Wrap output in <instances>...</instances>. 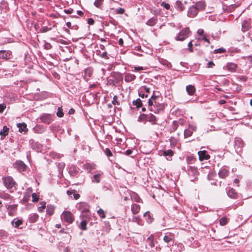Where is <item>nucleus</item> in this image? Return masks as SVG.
Listing matches in <instances>:
<instances>
[{
    "label": "nucleus",
    "mask_w": 252,
    "mask_h": 252,
    "mask_svg": "<svg viewBox=\"0 0 252 252\" xmlns=\"http://www.w3.org/2000/svg\"><path fill=\"white\" fill-rule=\"evenodd\" d=\"M190 32L189 29L188 28L183 29L179 34L175 37V39L177 41H183L186 39L189 32Z\"/></svg>",
    "instance_id": "1"
},
{
    "label": "nucleus",
    "mask_w": 252,
    "mask_h": 252,
    "mask_svg": "<svg viewBox=\"0 0 252 252\" xmlns=\"http://www.w3.org/2000/svg\"><path fill=\"white\" fill-rule=\"evenodd\" d=\"M3 184L8 189H12L15 186V182L13 179L10 176H7L3 178Z\"/></svg>",
    "instance_id": "2"
},
{
    "label": "nucleus",
    "mask_w": 252,
    "mask_h": 252,
    "mask_svg": "<svg viewBox=\"0 0 252 252\" xmlns=\"http://www.w3.org/2000/svg\"><path fill=\"white\" fill-rule=\"evenodd\" d=\"M187 172L189 176L192 177V179H191L192 181L197 179L199 175L197 168L194 166H189L187 170Z\"/></svg>",
    "instance_id": "3"
},
{
    "label": "nucleus",
    "mask_w": 252,
    "mask_h": 252,
    "mask_svg": "<svg viewBox=\"0 0 252 252\" xmlns=\"http://www.w3.org/2000/svg\"><path fill=\"white\" fill-rule=\"evenodd\" d=\"M62 218L67 222L71 223L74 220L72 214L69 211H64L62 215Z\"/></svg>",
    "instance_id": "4"
},
{
    "label": "nucleus",
    "mask_w": 252,
    "mask_h": 252,
    "mask_svg": "<svg viewBox=\"0 0 252 252\" xmlns=\"http://www.w3.org/2000/svg\"><path fill=\"white\" fill-rule=\"evenodd\" d=\"M40 119L41 122L47 125L50 124L53 121V119L51 115L49 114H42L40 117Z\"/></svg>",
    "instance_id": "5"
},
{
    "label": "nucleus",
    "mask_w": 252,
    "mask_h": 252,
    "mask_svg": "<svg viewBox=\"0 0 252 252\" xmlns=\"http://www.w3.org/2000/svg\"><path fill=\"white\" fill-rule=\"evenodd\" d=\"M229 171L227 167H222L219 172V177L221 178H225L229 175Z\"/></svg>",
    "instance_id": "6"
},
{
    "label": "nucleus",
    "mask_w": 252,
    "mask_h": 252,
    "mask_svg": "<svg viewBox=\"0 0 252 252\" xmlns=\"http://www.w3.org/2000/svg\"><path fill=\"white\" fill-rule=\"evenodd\" d=\"M14 167L19 171H24L26 168V165L22 161L19 160L15 163Z\"/></svg>",
    "instance_id": "7"
},
{
    "label": "nucleus",
    "mask_w": 252,
    "mask_h": 252,
    "mask_svg": "<svg viewBox=\"0 0 252 252\" xmlns=\"http://www.w3.org/2000/svg\"><path fill=\"white\" fill-rule=\"evenodd\" d=\"M198 11L194 6H190L188 10V15L189 17L193 18L196 16Z\"/></svg>",
    "instance_id": "8"
},
{
    "label": "nucleus",
    "mask_w": 252,
    "mask_h": 252,
    "mask_svg": "<svg viewBox=\"0 0 252 252\" xmlns=\"http://www.w3.org/2000/svg\"><path fill=\"white\" fill-rule=\"evenodd\" d=\"M199 160L202 161L204 159H208L210 156L207 154L206 151H199L198 152Z\"/></svg>",
    "instance_id": "9"
},
{
    "label": "nucleus",
    "mask_w": 252,
    "mask_h": 252,
    "mask_svg": "<svg viewBox=\"0 0 252 252\" xmlns=\"http://www.w3.org/2000/svg\"><path fill=\"white\" fill-rule=\"evenodd\" d=\"M78 209L82 212H88L89 210V206L86 203H80L78 205Z\"/></svg>",
    "instance_id": "10"
},
{
    "label": "nucleus",
    "mask_w": 252,
    "mask_h": 252,
    "mask_svg": "<svg viewBox=\"0 0 252 252\" xmlns=\"http://www.w3.org/2000/svg\"><path fill=\"white\" fill-rule=\"evenodd\" d=\"M136 78V76L130 73H126L125 75V81L126 82H130L134 80Z\"/></svg>",
    "instance_id": "11"
},
{
    "label": "nucleus",
    "mask_w": 252,
    "mask_h": 252,
    "mask_svg": "<svg viewBox=\"0 0 252 252\" xmlns=\"http://www.w3.org/2000/svg\"><path fill=\"white\" fill-rule=\"evenodd\" d=\"M237 68V65L232 63H228L226 65V68L231 72H235Z\"/></svg>",
    "instance_id": "12"
},
{
    "label": "nucleus",
    "mask_w": 252,
    "mask_h": 252,
    "mask_svg": "<svg viewBox=\"0 0 252 252\" xmlns=\"http://www.w3.org/2000/svg\"><path fill=\"white\" fill-rule=\"evenodd\" d=\"M93 73V69L91 67H88L84 70V78L86 80H88L92 76Z\"/></svg>",
    "instance_id": "13"
},
{
    "label": "nucleus",
    "mask_w": 252,
    "mask_h": 252,
    "mask_svg": "<svg viewBox=\"0 0 252 252\" xmlns=\"http://www.w3.org/2000/svg\"><path fill=\"white\" fill-rule=\"evenodd\" d=\"M194 6L196 8L198 11L203 10L204 9L205 7V2L201 1H198L195 3Z\"/></svg>",
    "instance_id": "14"
},
{
    "label": "nucleus",
    "mask_w": 252,
    "mask_h": 252,
    "mask_svg": "<svg viewBox=\"0 0 252 252\" xmlns=\"http://www.w3.org/2000/svg\"><path fill=\"white\" fill-rule=\"evenodd\" d=\"M17 127L19 128V131L20 132H26L28 131L27 125L24 123L18 124Z\"/></svg>",
    "instance_id": "15"
},
{
    "label": "nucleus",
    "mask_w": 252,
    "mask_h": 252,
    "mask_svg": "<svg viewBox=\"0 0 252 252\" xmlns=\"http://www.w3.org/2000/svg\"><path fill=\"white\" fill-rule=\"evenodd\" d=\"M140 210V205L136 204H133L131 205V211L133 214H136L139 212Z\"/></svg>",
    "instance_id": "16"
},
{
    "label": "nucleus",
    "mask_w": 252,
    "mask_h": 252,
    "mask_svg": "<svg viewBox=\"0 0 252 252\" xmlns=\"http://www.w3.org/2000/svg\"><path fill=\"white\" fill-rule=\"evenodd\" d=\"M227 194L229 197L233 199H236L238 196L237 192H236L235 190L233 189H230L227 192Z\"/></svg>",
    "instance_id": "17"
},
{
    "label": "nucleus",
    "mask_w": 252,
    "mask_h": 252,
    "mask_svg": "<svg viewBox=\"0 0 252 252\" xmlns=\"http://www.w3.org/2000/svg\"><path fill=\"white\" fill-rule=\"evenodd\" d=\"M186 91L189 95H192L195 92V88L194 86L189 85L186 87Z\"/></svg>",
    "instance_id": "18"
},
{
    "label": "nucleus",
    "mask_w": 252,
    "mask_h": 252,
    "mask_svg": "<svg viewBox=\"0 0 252 252\" xmlns=\"http://www.w3.org/2000/svg\"><path fill=\"white\" fill-rule=\"evenodd\" d=\"M39 216L36 213H33L29 216V221L31 223H34L38 220Z\"/></svg>",
    "instance_id": "19"
},
{
    "label": "nucleus",
    "mask_w": 252,
    "mask_h": 252,
    "mask_svg": "<svg viewBox=\"0 0 252 252\" xmlns=\"http://www.w3.org/2000/svg\"><path fill=\"white\" fill-rule=\"evenodd\" d=\"M11 56V52L9 51H2L1 50V57L3 59H10V56Z\"/></svg>",
    "instance_id": "20"
},
{
    "label": "nucleus",
    "mask_w": 252,
    "mask_h": 252,
    "mask_svg": "<svg viewBox=\"0 0 252 252\" xmlns=\"http://www.w3.org/2000/svg\"><path fill=\"white\" fill-rule=\"evenodd\" d=\"M9 128L6 126H4L2 128V129L1 130V139L3 138L6 135H8L9 132Z\"/></svg>",
    "instance_id": "21"
},
{
    "label": "nucleus",
    "mask_w": 252,
    "mask_h": 252,
    "mask_svg": "<svg viewBox=\"0 0 252 252\" xmlns=\"http://www.w3.org/2000/svg\"><path fill=\"white\" fill-rule=\"evenodd\" d=\"M157 21V18L155 17H153L150 19L146 23L148 26H154Z\"/></svg>",
    "instance_id": "22"
},
{
    "label": "nucleus",
    "mask_w": 252,
    "mask_h": 252,
    "mask_svg": "<svg viewBox=\"0 0 252 252\" xmlns=\"http://www.w3.org/2000/svg\"><path fill=\"white\" fill-rule=\"evenodd\" d=\"M54 209L55 207L54 206L51 205H47L46 209L47 214L50 216L54 214Z\"/></svg>",
    "instance_id": "23"
},
{
    "label": "nucleus",
    "mask_w": 252,
    "mask_h": 252,
    "mask_svg": "<svg viewBox=\"0 0 252 252\" xmlns=\"http://www.w3.org/2000/svg\"><path fill=\"white\" fill-rule=\"evenodd\" d=\"M176 8L180 11H182L184 9V6L182 2L180 0H177L176 2Z\"/></svg>",
    "instance_id": "24"
},
{
    "label": "nucleus",
    "mask_w": 252,
    "mask_h": 252,
    "mask_svg": "<svg viewBox=\"0 0 252 252\" xmlns=\"http://www.w3.org/2000/svg\"><path fill=\"white\" fill-rule=\"evenodd\" d=\"M12 223L14 227L17 228L22 223V221L20 220H13L12 221Z\"/></svg>",
    "instance_id": "25"
},
{
    "label": "nucleus",
    "mask_w": 252,
    "mask_h": 252,
    "mask_svg": "<svg viewBox=\"0 0 252 252\" xmlns=\"http://www.w3.org/2000/svg\"><path fill=\"white\" fill-rule=\"evenodd\" d=\"M219 221L220 225L224 226L227 223L228 219L225 217H223L220 219Z\"/></svg>",
    "instance_id": "26"
},
{
    "label": "nucleus",
    "mask_w": 252,
    "mask_h": 252,
    "mask_svg": "<svg viewBox=\"0 0 252 252\" xmlns=\"http://www.w3.org/2000/svg\"><path fill=\"white\" fill-rule=\"evenodd\" d=\"M131 198L132 200H134L135 202H140L141 201V198L139 197V196L136 193H133Z\"/></svg>",
    "instance_id": "27"
},
{
    "label": "nucleus",
    "mask_w": 252,
    "mask_h": 252,
    "mask_svg": "<svg viewBox=\"0 0 252 252\" xmlns=\"http://www.w3.org/2000/svg\"><path fill=\"white\" fill-rule=\"evenodd\" d=\"M133 105H135L137 108H139L142 106V104L141 100L140 98H137L136 100L133 101Z\"/></svg>",
    "instance_id": "28"
},
{
    "label": "nucleus",
    "mask_w": 252,
    "mask_h": 252,
    "mask_svg": "<svg viewBox=\"0 0 252 252\" xmlns=\"http://www.w3.org/2000/svg\"><path fill=\"white\" fill-rule=\"evenodd\" d=\"M174 154V152L171 150H168L163 152V155L164 156H170L172 157Z\"/></svg>",
    "instance_id": "29"
},
{
    "label": "nucleus",
    "mask_w": 252,
    "mask_h": 252,
    "mask_svg": "<svg viewBox=\"0 0 252 252\" xmlns=\"http://www.w3.org/2000/svg\"><path fill=\"white\" fill-rule=\"evenodd\" d=\"M87 224V221L86 220H82L80 223V228L83 230H85L87 229L86 225Z\"/></svg>",
    "instance_id": "30"
},
{
    "label": "nucleus",
    "mask_w": 252,
    "mask_h": 252,
    "mask_svg": "<svg viewBox=\"0 0 252 252\" xmlns=\"http://www.w3.org/2000/svg\"><path fill=\"white\" fill-rule=\"evenodd\" d=\"M163 240L165 242L168 243L170 242L173 241V238L171 236L165 235L163 238Z\"/></svg>",
    "instance_id": "31"
},
{
    "label": "nucleus",
    "mask_w": 252,
    "mask_h": 252,
    "mask_svg": "<svg viewBox=\"0 0 252 252\" xmlns=\"http://www.w3.org/2000/svg\"><path fill=\"white\" fill-rule=\"evenodd\" d=\"M97 212L101 219L105 218L104 212L102 209H99Z\"/></svg>",
    "instance_id": "32"
},
{
    "label": "nucleus",
    "mask_w": 252,
    "mask_h": 252,
    "mask_svg": "<svg viewBox=\"0 0 252 252\" xmlns=\"http://www.w3.org/2000/svg\"><path fill=\"white\" fill-rule=\"evenodd\" d=\"M32 201L33 202H36L39 200V197L36 193H33L32 195Z\"/></svg>",
    "instance_id": "33"
},
{
    "label": "nucleus",
    "mask_w": 252,
    "mask_h": 252,
    "mask_svg": "<svg viewBox=\"0 0 252 252\" xmlns=\"http://www.w3.org/2000/svg\"><path fill=\"white\" fill-rule=\"evenodd\" d=\"M40 204H41V206L38 207V211L40 212H42L44 209L46 208V206H45V204H46V203L45 202H40Z\"/></svg>",
    "instance_id": "34"
},
{
    "label": "nucleus",
    "mask_w": 252,
    "mask_h": 252,
    "mask_svg": "<svg viewBox=\"0 0 252 252\" xmlns=\"http://www.w3.org/2000/svg\"><path fill=\"white\" fill-rule=\"evenodd\" d=\"M103 0H95L94 2V5L98 7L99 8L102 4Z\"/></svg>",
    "instance_id": "35"
},
{
    "label": "nucleus",
    "mask_w": 252,
    "mask_h": 252,
    "mask_svg": "<svg viewBox=\"0 0 252 252\" xmlns=\"http://www.w3.org/2000/svg\"><path fill=\"white\" fill-rule=\"evenodd\" d=\"M57 115L60 118H62L63 116V109L61 107H59L58 111L57 112Z\"/></svg>",
    "instance_id": "36"
},
{
    "label": "nucleus",
    "mask_w": 252,
    "mask_h": 252,
    "mask_svg": "<svg viewBox=\"0 0 252 252\" xmlns=\"http://www.w3.org/2000/svg\"><path fill=\"white\" fill-rule=\"evenodd\" d=\"M156 117L153 114H151L149 117V121L153 124L156 122Z\"/></svg>",
    "instance_id": "37"
},
{
    "label": "nucleus",
    "mask_w": 252,
    "mask_h": 252,
    "mask_svg": "<svg viewBox=\"0 0 252 252\" xmlns=\"http://www.w3.org/2000/svg\"><path fill=\"white\" fill-rule=\"evenodd\" d=\"M192 132L188 129H186L184 131V136L186 137H188L192 135Z\"/></svg>",
    "instance_id": "38"
},
{
    "label": "nucleus",
    "mask_w": 252,
    "mask_h": 252,
    "mask_svg": "<svg viewBox=\"0 0 252 252\" xmlns=\"http://www.w3.org/2000/svg\"><path fill=\"white\" fill-rule=\"evenodd\" d=\"M100 176V174H96L94 175V179L95 180V182L97 183H99L100 182L99 178Z\"/></svg>",
    "instance_id": "39"
},
{
    "label": "nucleus",
    "mask_w": 252,
    "mask_h": 252,
    "mask_svg": "<svg viewBox=\"0 0 252 252\" xmlns=\"http://www.w3.org/2000/svg\"><path fill=\"white\" fill-rule=\"evenodd\" d=\"M198 39L200 40H204V41L207 42L208 44H209L210 43L209 39L207 38V35L206 34H204V35H202V37L201 38H199Z\"/></svg>",
    "instance_id": "40"
},
{
    "label": "nucleus",
    "mask_w": 252,
    "mask_h": 252,
    "mask_svg": "<svg viewBox=\"0 0 252 252\" xmlns=\"http://www.w3.org/2000/svg\"><path fill=\"white\" fill-rule=\"evenodd\" d=\"M125 11V10L123 8H119L116 10V13L119 14H124Z\"/></svg>",
    "instance_id": "41"
},
{
    "label": "nucleus",
    "mask_w": 252,
    "mask_h": 252,
    "mask_svg": "<svg viewBox=\"0 0 252 252\" xmlns=\"http://www.w3.org/2000/svg\"><path fill=\"white\" fill-rule=\"evenodd\" d=\"M112 103L114 105H119V102L118 101V97L116 95H115L113 97Z\"/></svg>",
    "instance_id": "42"
},
{
    "label": "nucleus",
    "mask_w": 252,
    "mask_h": 252,
    "mask_svg": "<svg viewBox=\"0 0 252 252\" xmlns=\"http://www.w3.org/2000/svg\"><path fill=\"white\" fill-rule=\"evenodd\" d=\"M104 153H105V155L106 156H107L108 157H110V156H112V154L110 150L108 148H106L104 150Z\"/></svg>",
    "instance_id": "43"
},
{
    "label": "nucleus",
    "mask_w": 252,
    "mask_h": 252,
    "mask_svg": "<svg viewBox=\"0 0 252 252\" xmlns=\"http://www.w3.org/2000/svg\"><path fill=\"white\" fill-rule=\"evenodd\" d=\"M225 52V50L223 48H219L214 50L215 53H222Z\"/></svg>",
    "instance_id": "44"
},
{
    "label": "nucleus",
    "mask_w": 252,
    "mask_h": 252,
    "mask_svg": "<svg viewBox=\"0 0 252 252\" xmlns=\"http://www.w3.org/2000/svg\"><path fill=\"white\" fill-rule=\"evenodd\" d=\"M161 5L165 7L166 9H169L170 8L169 4L166 3L164 1L162 2V3H161Z\"/></svg>",
    "instance_id": "45"
},
{
    "label": "nucleus",
    "mask_w": 252,
    "mask_h": 252,
    "mask_svg": "<svg viewBox=\"0 0 252 252\" xmlns=\"http://www.w3.org/2000/svg\"><path fill=\"white\" fill-rule=\"evenodd\" d=\"M30 198V195L29 194H25L24 196L23 200L25 202H27L29 201Z\"/></svg>",
    "instance_id": "46"
},
{
    "label": "nucleus",
    "mask_w": 252,
    "mask_h": 252,
    "mask_svg": "<svg viewBox=\"0 0 252 252\" xmlns=\"http://www.w3.org/2000/svg\"><path fill=\"white\" fill-rule=\"evenodd\" d=\"M192 41H190L189 44H188V47H189V50L190 52H193V49H192Z\"/></svg>",
    "instance_id": "47"
},
{
    "label": "nucleus",
    "mask_w": 252,
    "mask_h": 252,
    "mask_svg": "<svg viewBox=\"0 0 252 252\" xmlns=\"http://www.w3.org/2000/svg\"><path fill=\"white\" fill-rule=\"evenodd\" d=\"M73 10L72 8H70L68 9H64V12L67 14H69L72 13Z\"/></svg>",
    "instance_id": "48"
},
{
    "label": "nucleus",
    "mask_w": 252,
    "mask_h": 252,
    "mask_svg": "<svg viewBox=\"0 0 252 252\" xmlns=\"http://www.w3.org/2000/svg\"><path fill=\"white\" fill-rule=\"evenodd\" d=\"M215 66V64L213 62H209L207 63V67L213 68Z\"/></svg>",
    "instance_id": "49"
},
{
    "label": "nucleus",
    "mask_w": 252,
    "mask_h": 252,
    "mask_svg": "<svg viewBox=\"0 0 252 252\" xmlns=\"http://www.w3.org/2000/svg\"><path fill=\"white\" fill-rule=\"evenodd\" d=\"M132 153V151L131 150H127L125 152L124 154L126 156H129L131 155Z\"/></svg>",
    "instance_id": "50"
},
{
    "label": "nucleus",
    "mask_w": 252,
    "mask_h": 252,
    "mask_svg": "<svg viewBox=\"0 0 252 252\" xmlns=\"http://www.w3.org/2000/svg\"><path fill=\"white\" fill-rule=\"evenodd\" d=\"M158 96L153 95L152 96V97L151 98V99H152L155 101V103L156 105L157 104L156 99H158Z\"/></svg>",
    "instance_id": "51"
},
{
    "label": "nucleus",
    "mask_w": 252,
    "mask_h": 252,
    "mask_svg": "<svg viewBox=\"0 0 252 252\" xmlns=\"http://www.w3.org/2000/svg\"><path fill=\"white\" fill-rule=\"evenodd\" d=\"M53 157L54 158H60L62 157L63 156L61 155L60 154L56 153V154H53Z\"/></svg>",
    "instance_id": "52"
},
{
    "label": "nucleus",
    "mask_w": 252,
    "mask_h": 252,
    "mask_svg": "<svg viewBox=\"0 0 252 252\" xmlns=\"http://www.w3.org/2000/svg\"><path fill=\"white\" fill-rule=\"evenodd\" d=\"M102 58H105V59H108V57H107V54L106 52H103L101 56H100Z\"/></svg>",
    "instance_id": "53"
},
{
    "label": "nucleus",
    "mask_w": 252,
    "mask_h": 252,
    "mask_svg": "<svg viewBox=\"0 0 252 252\" xmlns=\"http://www.w3.org/2000/svg\"><path fill=\"white\" fill-rule=\"evenodd\" d=\"M204 33V31L202 30V29H199L198 31H197V33L201 35V36H202L203 35H204L203 34Z\"/></svg>",
    "instance_id": "54"
},
{
    "label": "nucleus",
    "mask_w": 252,
    "mask_h": 252,
    "mask_svg": "<svg viewBox=\"0 0 252 252\" xmlns=\"http://www.w3.org/2000/svg\"><path fill=\"white\" fill-rule=\"evenodd\" d=\"M88 23L90 25H93L94 23V20L92 18H89L88 20Z\"/></svg>",
    "instance_id": "55"
},
{
    "label": "nucleus",
    "mask_w": 252,
    "mask_h": 252,
    "mask_svg": "<svg viewBox=\"0 0 252 252\" xmlns=\"http://www.w3.org/2000/svg\"><path fill=\"white\" fill-rule=\"evenodd\" d=\"M142 90L144 92H146V93H149L150 89L149 88H147L146 87H144L142 88Z\"/></svg>",
    "instance_id": "56"
},
{
    "label": "nucleus",
    "mask_w": 252,
    "mask_h": 252,
    "mask_svg": "<svg viewBox=\"0 0 252 252\" xmlns=\"http://www.w3.org/2000/svg\"><path fill=\"white\" fill-rule=\"evenodd\" d=\"M73 196H74V198L75 200H77L80 197V195L78 193H75V192H74Z\"/></svg>",
    "instance_id": "57"
},
{
    "label": "nucleus",
    "mask_w": 252,
    "mask_h": 252,
    "mask_svg": "<svg viewBox=\"0 0 252 252\" xmlns=\"http://www.w3.org/2000/svg\"><path fill=\"white\" fill-rule=\"evenodd\" d=\"M6 108V105L4 103L1 104V113Z\"/></svg>",
    "instance_id": "58"
},
{
    "label": "nucleus",
    "mask_w": 252,
    "mask_h": 252,
    "mask_svg": "<svg viewBox=\"0 0 252 252\" xmlns=\"http://www.w3.org/2000/svg\"><path fill=\"white\" fill-rule=\"evenodd\" d=\"M153 101H154L152 99L150 98L148 100V104L149 106H152L154 105Z\"/></svg>",
    "instance_id": "59"
},
{
    "label": "nucleus",
    "mask_w": 252,
    "mask_h": 252,
    "mask_svg": "<svg viewBox=\"0 0 252 252\" xmlns=\"http://www.w3.org/2000/svg\"><path fill=\"white\" fill-rule=\"evenodd\" d=\"M67 27L69 28V29H72L73 28L71 26V23L70 22H68L66 23V24Z\"/></svg>",
    "instance_id": "60"
},
{
    "label": "nucleus",
    "mask_w": 252,
    "mask_h": 252,
    "mask_svg": "<svg viewBox=\"0 0 252 252\" xmlns=\"http://www.w3.org/2000/svg\"><path fill=\"white\" fill-rule=\"evenodd\" d=\"M134 69L136 71H140V70H143V68L141 66H137V67H135Z\"/></svg>",
    "instance_id": "61"
},
{
    "label": "nucleus",
    "mask_w": 252,
    "mask_h": 252,
    "mask_svg": "<svg viewBox=\"0 0 252 252\" xmlns=\"http://www.w3.org/2000/svg\"><path fill=\"white\" fill-rule=\"evenodd\" d=\"M119 45H120L121 46L123 45L124 41H123V39L122 38H120L119 39Z\"/></svg>",
    "instance_id": "62"
},
{
    "label": "nucleus",
    "mask_w": 252,
    "mask_h": 252,
    "mask_svg": "<svg viewBox=\"0 0 252 252\" xmlns=\"http://www.w3.org/2000/svg\"><path fill=\"white\" fill-rule=\"evenodd\" d=\"M146 118L147 116L145 114H142L139 117V118L142 120L145 119Z\"/></svg>",
    "instance_id": "63"
},
{
    "label": "nucleus",
    "mask_w": 252,
    "mask_h": 252,
    "mask_svg": "<svg viewBox=\"0 0 252 252\" xmlns=\"http://www.w3.org/2000/svg\"><path fill=\"white\" fill-rule=\"evenodd\" d=\"M248 60H249V61L250 62V63H252V55H251V56H249L248 57Z\"/></svg>",
    "instance_id": "64"
}]
</instances>
